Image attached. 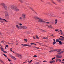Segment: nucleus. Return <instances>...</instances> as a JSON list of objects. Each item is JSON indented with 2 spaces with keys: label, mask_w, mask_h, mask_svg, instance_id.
Segmentation results:
<instances>
[{
  "label": "nucleus",
  "mask_w": 64,
  "mask_h": 64,
  "mask_svg": "<svg viewBox=\"0 0 64 64\" xmlns=\"http://www.w3.org/2000/svg\"><path fill=\"white\" fill-rule=\"evenodd\" d=\"M34 19H37L38 22L39 23H41V22H43L44 23H46V22L44 21L43 19L41 18H38L37 16H35L34 17Z\"/></svg>",
  "instance_id": "1"
},
{
  "label": "nucleus",
  "mask_w": 64,
  "mask_h": 64,
  "mask_svg": "<svg viewBox=\"0 0 64 64\" xmlns=\"http://www.w3.org/2000/svg\"><path fill=\"white\" fill-rule=\"evenodd\" d=\"M1 4L2 5L3 7L5 9V10H7V7L5 4L4 3H2Z\"/></svg>",
  "instance_id": "2"
},
{
  "label": "nucleus",
  "mask_w": 64,
  "mask_h": 64,
  "mask_svg": "<svg viewBox=\"0 0 64 64\" xmlns=\"http://www.w3.org/2000/svg\"><path fill=\"white\" fill-rule=\"evenodd\" d=\"M26 14L24 13L22 14V19L23 20H25L26 18Z\"/></svg>",
  "instance_id": "3"
},
{
  "label": "nucleus",
  "mask_w": 64,
  "mask_h": 64,
  "mask_svg": "<svg viewBox=\"0 0 64 64\" xmlns=\"http://www.w3.org/2000/svg\"><path fill=\"white\" fill-rule=\"evenodd\" d=\"M27 27L26 26H20V29H27Z\"/></svg>",
  "instance_id": "4"
},
{
  "label": "nucleus",
  "mask_w": 64,
  "mask_h": 64,
  "mask_svg": "<svg viewBox=\"0 0 64 64\" xmlns=\"http://www.w3.org/2000/svg\"><path fill=\"white\" fill-rule=\"evenodd\" d=\"M12 8V9H13L15 11H19V10L17 8L13 7Z\"/></svg>",
  "instance_id": "5"
},
{
  "label": "nucleus",
  "mask_w": 64,
  "mask_h": 64,
  "mask_svg": "<svg viewBox=\"0 0 64 64\" xmlns=\"http://www.w3.org/2000/svg\"><path fill=\"white\" fill-rule=\"evenodd\" d=\"M21 45H22V46H28V47H31V46L29 44H21Z\"/></svg>",
  "instance_id": "6"
},
{
  "label": "nucleus",
  "mask_w": 64,
  "mask_h": 64,
  "mask_svg": "<svg viewBox=\"0 0 64 64\" xmlns=\"http://www.w3.org/2000/svg\"><path fill=\"white\" fill-rule=\"evenodd\" d=\"M5 16L6 17L9 16V14H8V12H5Z\"/></svg>",
  "instance_id": "7"
},
{
  "label": "nucleus",
  "mask_w": 64,
  "mask_h": 64,
  "mask_svg": "<svg viewBox=\"0 0 64 64\" xmlns=\"http://www.w3.org/2000/svg\"><path fill=\"white\" fill-rule=\"evenodd\" d=\"M16 28H17L18 29H20V26H19L18 25H16Z\"/></svg>",
  "instance_id": "8"
},
{
  "label": "nucleus",
  "mask_w": 64,
  "mask_h": 64,
  "mask_svg": "<svg viewBox=\"0 0 64 64\" xmlns=\"http://www.w3.org/2000/svg\"><path fill=\"white\" fill-rule=\"evenodd\" d=\"M56 50H57V49H56L55 50H51L50 51H49V52H50V53H51L52 52H53V51H56V53H58V52H57V51H55Z\"/></svg>",
  "instance_id": "9"
},
{
  "label": "nucleus",
  "mask_w": 64,
  "mask_h": 64,
  "mask_svg": "<svg viewBox=\"0 0 64 64\" xmlns=\"http://www.w3.org/2000/svg\"><path fill=\"white\" fill-rule=\"evenodd\" d=\"M51 1L52 2V3H53V4H54L56 5V3H55V2H54L53 0H51Z\"/></svg>",
  "instance_id": "10"
},
{
  "label": "nucleus",
  "mask_w": 64,
  "mask_h": 64,
  "mask_svg": "<svg viewBox=\"0 0 64 64\" xmlns=\"http://www.w3.org/2000/svg\"><path fill=\"white\" fill-rule=\"evenodd\" d=\"M8 10H10V8H12V7H11V6L10 5H9L8 6Z\"/></svg>",
  "instance_id": "11"
},
{
  "label": "nucleus",
  "mask_w": 64,
  "mask_h": 64,
  "mask_svg": "<svg viewBox=\"0 0 64 64\" xmlns=\"http://www.w3.org/2000/svg\"><path fill=\"white\" fill-rule=\"evenodd\" d=\"M62 56H56V58H62Z\"/></svg>",
  "instance_id": "12"
},
{
  "label": "nucleus",
  "mask_w": 64,
  "mask_h": 64,
  "mask_svg": "<svg viewBox=\"0 0 64 64\" xmlns=\"http://www.w3.org/2000/svg\"><path fill=\"white\" fill-rule=\"evenodd\" d=\"M56 1H58V2H60V3L61 2V1H64V0H56Z\"/></svg>",
  "instance_id": "13"
},
{
  "label": "nucleus",
  "mask_w": 64,
  "mask_h": 64,
  "mask_svg": "<svg viewBox=\"0 0 64 64\" xmlns=\"http://www.w3.org/2000/svg\"><path fill=\"white\" fill-rule=\"evenodd\" d=\"M59 39L61 41H64V38H59Z\"/></svg>",
  "instance_id": "14"
},
{
  "label": "nucleus",
  "mask_w": 64,
  "mask_h": 64,
  "mask_svg": "<svg viewBox=\"0 0 64 64\" xmlns=\"http://www.w3.org/2000/svg\"><path fill=\"white\" fill-rule=\"evenodd\" d=\"M55 62V61L54 60H52L50 62V63H54Z\"/></svg>",
  "instance_id": "15"
},
{
  "label": "nucleus",
  "mask_w": 64,
  "mask_h": 64,
  "mask_svg": "<svg viewBox=\"0 0 64 64\" xmlns=\"http://www.w3.org/2000/svg\"><path fill=\"white\" fill-rule=\"evenodd\" d=\"M10 57L12 58V59H13V58H14V56H13L11 54H10Z\"/></svg>",
  "instance_id": "16"
},
{
  "label": "nucleus",
  "mask_w": 64,
  "mask_h": 64,
  "mask_svg": "<svg viewBox=\"0 0 64 64\" xmlns=\"http://www.w3.org/2000/svg\"><path fill=\"white\" fill-rule=\"evenodd\" d=\"M36 39H39V37H38V36L36 35Z\"/></svg>",
  "instance_id": "17"
},
{
  "label": "nucleus",
  "mask_w": 64,
  "mask_h": 64,
  "mask_svg": "<svg viewBox=\"0 0 64 64\" xmlns=\"http://www.w3.org/2000/svg\"><path fill=\"white\" fill-rule=\"evenodd\" d=\"M54 23L55 24H57V20L56 19L55 20V22Z\"/></svg>",
  "instance_id": "18"
},
{
  "label": "nucleus",
  "mask_w": 64,
  "mask_h": 64,
  "mask_svg": "<svg viewBox=\"0 0 64 64\" xmlns=\"http://www.w3.org/2000/svg\"><path fill=\"white\" fill-rule=\"evenodd\" d=\"M19 54L18 53H17L16 54V56H17L18 57L19 56Z\"/></svg>",
  "instance_id": "19"
},
{
  "label": "nucleus",
  "mask_w": 64,
  "mask_h": 64,
  "mask_svg": "<svg viewBox=\"0 0 64 64\" xmlns=\"http://www.w3.org/2000/svg\"><path fill=\"white\" fill-rule=\"evenodd\" d=\"M18 1H19L20 2H21V3H23V1L22 0H18Z\"/></svg>",
  "instance_id": "20"
},
{
  "label": "nucleus",
  "mask_w": 64,
  "mask_h": 64,
  "mask_svg": "<svg viewBox=\"0 0 64 64\" xmlns=\"http://www.w3.org/2000/svg\"><path fill=\"white\" fill-rule=\"evenodd\" d=\"M58 30H60V31H62V30H57V29H56L55 30V31H56V32H57V31H58Z\"/></svg>",
  "instance_id": "21"
},
{
  "label": "nucleus",
  "mask_w": 64,
  "mask_h": 64,
  "mask_svg": "<svg viewBox=\"0 0 64 64\" xmlns=\"http://www.w3.org/2000/svg\"><path fill=\"white\" fill-rule=\"evenodd\" d=\"M18 57H20V58H22V55H21L20 54H19V55L18 56Z\"/></svg>",
  "instance_id": "22"
},
{
  "label": "nucleus",
  "mask_w": 64,
  "mask_h": 64,
  "mask_svg": "<svg viewBox=\"0 0 64 64\" xmlns=\"http://www.w3.org/2000/svg\"><path fill=\"white\" fill-rule=\"evenodd\" d=\"M48 28H53V27L52 26H48Z\"/></svg>",
  "instance_id": "23"
},
{
  "label": "nucleus",
  "mask_w": 64,
  "mask_h": 64,
  "mask_svg": "<svg viewBox=\"0 0 64 64\" xmlns=\"http://www.w3.org/2000/svg\"><path fill=\"white\" fill-rule=\"evenodd\" d=\"M59 42V43H60V45L62 44V42H61V41H60Z\"/></svg>",
  "instance_id": "24"
},
{
  "label": "nucleus",
  "mask_w": 64,
  "mask_h": 64,
  "mask_svg": "<svg viewBox=\"0 0 64 64\" xmlns=\"http://www.w3.org/2000/svg\"><path fill=\"white\" fill-rule=\"evenodd\" d=\"M63 32H62V30L61 31H60V34H60V35H62V34H63Z\"/></svg>",
  "instance_id": "25"
},
{
  "label": "nucleus",
  "mask_w": 64,
  "mask_h": 64,
  "mask_svg": "<svg viewBox=\"0 0 64 64\" xmlns=\"http://www.w3.org/2000/svg\"><path fill=\"white\" fill-rule=\"evenodd\" d=\"M30 9H31V10H32L33 11H34V10H33V8H32L31 7H30Z\"/></svg>",
  "instance_id": "26"
},
{
  "label": "nucleus",
  "mask_w": 64,
  "mask_h": 64,
  "mask_svg": "<svg viewBox=\"0 0 64 64\" xmlns=\"http://www.w3.org/2000/svg\"><path fill=\"white\" fill-rule=\"evenodd\" d=\"M0 49L3 52H4V50H4V49L3 48H0Z\"/></svg>",
  "instance_id": "27"
},
{
  "label": "nucleus",
  "mask_w": 64,
  "mask_h": 64,
  "mask_svg": "<svg viewBox=\"0 0 64 64\" xmlns=\"http://www.w3.org/2000/svg\"><path fill=\"white\" fill-rule=\"evenodd\" d=\"M25 62L26 63L27 62H29V60H26Z\"/></svg>",
  "instance_id": "28"
},
{
  "label": "nucleus",
  "mask_w": 64,
  "mask_h": 64,
  "mask_svg": "<svg viewBox=\"0 0 64 64\" xmlns=\"http://www.w3.org/2000/svg\"><path fill=\"white\" fill-rule=\"evenodd\" d=\"M56 42H59V40L58 39H57L56 40Z\"/></svg>",
  "instance_id": "29"
},
{
  "label": "nucleus",
  "mask_w": 64,
  "mask_h": 64,
  "mask_svg": "<svg viewBox=\"0 0 64 64\" xmlns=\"http://www.w3.org/2000/svg\"><path fill=\"white\" fill-rule=\"evenodd\" d=\"M12 59H14V60H16V58H15L14 57Z\"/></svg>",
  "instance_id": "30"
},
{
  "label": "nucleus",
  "mask_w": 64,
  "mask_h": 64,
  "mask_svg": "<svg viewBox=\"0 0 64 64\" xmlns=\"http://www.w3.org/2000/svg\"><path fill=\"white\" fill-rule=\"evenodd\" d=\"M34 48H36V49H39V48H37L36 47L34 46Z\"/></svg>",
  "instance_id": "31"
},
{
  "label": "nucleus",
  "mask_w": 64,
  "mask_h": 64,
  "mask_svg": "<svg viewBox=\"0 0 64 64\" xmlns=\"http://www.w3.org/2000/svg\"><path fill=\"white\" fill-rule=\"evenodd\" d=\"M56 42H53V45H54V44H55L56 43Z\"/></svg>",
  "instance_id": "32"
},
{
  "label": "nucleus",
  "mask_w": 64,
  "mask_h": 64,
  "mask_svg": "<svg viewBox=\"0 0 64 64\" xmlns=\"http://www.w3.org/2000/svg\"><path fill=\"white\" fill-rule=\"evenodd\" d=\"M24 40H25L26 42H27L28 41H27V39H24Z\"/></svg>",
  "instance_id": "33"
},
{
  "label": "nucleus",
  "mask_w": 64,
  "mask_h": 64,
  "mask_svg": "<svg viewBox=\"0 0 64 64\" xmlns=\"http://www.w3.org/2000/svg\"><path fill=\"white\" fill-rule=\"evenodd\" d=\"M4 42H6L4 41V40H2V42H0L1 43H2H2H4Z\"/></svg>",
  "instance_id": "34"
},
{
  "label": "nucleus",
  "mask_w": 64,
  "mask_h": 64,
  "mask_svg": "<svg viewBox=\"0 0 64 64\" xmlns=\"http://www.w3.org/2000/svg\"><path fill=\"white\" fill-rule=\"evenodd\" d=\"M37 57V56L36 55H34V56L33 57Z\"/></svg>",
  "instance_id": "35"
},
{
  "label": "nucleus",
  "mask_w": 64,
  "mask_h": 64,
  "mask_svg": "<svg viewBox=\"0 0 64 64\" xmlns=\"http://www.w3.org/2000/svg\"><path fill=\"white\" fill-rule=\"evenodd\" d=\"M32 61V60H31L29 62H28V64H30V63H31Z\"/></svg>",
  "instance_id": "36"
},
{
  "label": "nucleus",
  "mask_w": 64,
  "mask_h": 64,
  "mask_svg": "<svg viewBox=\"0 0 64 64\" xmlns=\"http://www.w3.org/2000/svg\"><path fill=\"white\" fill-rule=\"evenodd\" d=\"M37 43H38V44H40V45H41V44H43L42 43H39V42H37Z\"/></svg>",
  "instance_id": "37"
},
{
  "label": "nucleus",
  "mask_w": 64,
  "mask_h": 64,
  "mask_svg": "<svg viewBox=\"0 0 64 64\" xmlns=\"http://www.w3.org/2000/svg\"><path fill=\"white\" fill-rule=\"evenodd\" d=\"M3 20H4V21H5L6 22H7V20H5V19H3Z\"/></svg>",
  "instance_id": "38"
},
{
  "label": "nucleus",
  "mask_w": 64,
  "mask_h": 64,
  "mask_svg": "<svg viewBox=\"0 0 64 64\" xmlns=\"http://www.w3.org/2000/svg\"><path fill=\"white\" fill-rule=\"evenodd\" d=\"M52 48V47H50V49H52V50H54L55 49H54L53 48Z\"/></svg>",
  "instance_id": "39"
},
{
  "label": "nucleus",
  "mask_w": 64,
  "mask_h": 64,
  "mask_svg": "<svg viewBox=\"0 0 64 64\" xmlns=\"http://www.w3.org/2000/svg\"><path fill=\"white\" fill-rule=\"evenodd\" d=\"M3 55H4V56H5V57H7V56H6V55H5V54H3Z\"/></svg>",
  "instance_id": "40"
},
{
  "label": "nucleus",
  "mask_w": 64,
  "mask_h": 64,
  "mask_svg": "<svg viewBox=\"0 0 64 64\" xmlns=\"http://www.w3.org/2000/svg\"><path fill=\"white\" fill-rule=\"evenodd\" d=\"M33 39H36V38L35 37V36H33Z\"/></svg>",
  "instance_id": "41"
},
{
  "label": "nucleus",
  "mask_w": 64,
  "mask_h": 64,
  "mask_svg": "<svg viewBox=\"0 0 64 64\" xmlns=\"http://www.w3.org/2000/svg\"><path fill=\"white\" fill-rule=\"evenodd\" d=\"M55 59V57H54V58H52V60H53V59Z\"/></svg>",
  "instance_id": "42"
},
{
  "label": "nucleus",
  "mask_w": 64,
  "mask_h": 64,
  "mask_svg": "<svg viewBox=\"0 0 64 64\" xmlns=\"http://www.w3.org/2000/svg\"><path fill=\"white\" fill-rule=\"evenodd\" d=\"M46 23L47 24H49V23H50V22H46Z\"/></svg>",
  "instance_id": "43"
},
{
  "label": "nucleus",
  "mask_w": 64,
  "mask_h": 64,
  "mask_svg": "<svg viewBox=\"0 0 64 64\" xmlns=\"http://www.w3.org/2000/svg\"><path fill=\"white\" fill-rule=\"evenodd\" d=\"M34 43H31L30 45H34Z\"/></svg>",
  "instance_id": "44"
},
{
  "label": "nucleus",
  "mask_w": 64,
  "mask_h": 64,
  "mask_svg": "<svg viewBox=\"0 0 64 64\" xmlns=\"http://www.w3.org/2000/svg\"><path fill=\"white\" fill-rule=\"evenodd\" d=\"M58 61H59V62H61V60L60 59L58 60Z\"/></svg>",
  "instance_id": "45"
},
{
  "label": "nucleus",
  "mask_w": 64,
  "mask_h": 64,
  "mask_svg": "<svg viewBox=\"0 0 64 64\" xmlns=\"http://www.w3.org/2000/svg\"><path fill=\"white\" fill-rule=\"evenodd\" d=\"M19 24L20 26H22V24L20 23Z\"/></svg>",
  "instance_id": "46"
},
{
  "label": "nucleus",
  "mask_w": 64,
  "mask_h": 64,
  "mask_svg": "<svg viewBox=\"0 0 64 64\" xmlns=\"http://www.w3.org/2000/svg\"><path fill=\"white\" fill-rule=\"evenodd\" d=\"M0 61L1 62H3L2 61V60H1V59H0Z\"/></svg>",
  "instance_id": "47"
},
{
  "label": "nucleus",
  "mask_w": 64,
  "mask_h": 64,
  "mask_svg": "<svg viewBox=\"0 0 64 64\" xmlns=\"http://www.w3.org/2000/svg\"><path fill=\"white\" fill-rule=\"evenodd\" d=\"M44 39H48V38H46L45 37H44Z\"/></svg>",
  "instance_id": "48"
},
{
  "label": "nucleus",
  "mask_w": 64,
  "mask_h": 64,
  "mask_svg": "<svg viewBox=\"0 0 64 64\" xmlns=\"http://www.w3.org/2000/svg\"><path fill=\"white\" fill-rule=\"evenodd\" d=\"M60 37H61V38H63V39H64V37H63L62 36H60Z\"/></svg>",
  "instance_id": "49"
},
{
  "label": "nucleus",
  "mask_w": 64,
  "mask_h": 64,
  "mask_svg": "<svg viewBox=\"0 0 64 64\" xmlns=\"http://www.w3.org/2000/svg\"><path fill=\"white\" fill-rule=\"evenodd\" d=\"M20 20H22V17H20V18H19Z\"/></svg>",
  "instance_id": "50"
},
{
  "label": "nucleus",
  "mask_w": 64,
  "mask_h": 64,
  "mask_svg": "<svg viewBox=\"0 0 64 64\" xmlns=\"http://www.w3.org/2000/svg\"><path fill=\"white\" fill-rule=\"evenodd\" d=\"M3 52H4V53H7V52L6 51H4Z\"/></svg>",
  "instance_id": "51"
},
{
  "label": "nucleus",
  "mask_w": 64,
  "mask_h": 64,
  "mask_svg": "<svg viewBox=\"0 0 64 64\" xmlns=\"http://www.w3.org/2000/svg\"><path fill=\"white\" fill-rule=\"evenodd\" d=\"M43 62H47V61L46 60H44L43 61Z\"/></svg>",
  "instance_id": "52"
},
{
  "label": "nucleus",
  "mask_w": 64,
  "mask_h": 64,
  "mask_svg": "<svg viewBox=\"0 0 64 64\" xmlns=\"http://www.w3.org/2000/svg\"><path fill=\"white\" fill-rule=\"evenodd\" d=\"M6 47H7V48H8V45H6Z\"/></svg>",
  "instance_id": "53"
},
{
  "label": "nucleus",
  "mask_w": 64,
  "mask_h": 64,
  "mask_svg": "<svg viewBox=\"0 0 64 64\" xmlns=\"http://www.w3.org/2000/svg\"><path fill=\"white\" fill-rule=\"evenodd\" d=\"M10 51H12V52L13 51H12V48H11L10 49Z\"/></svg>",
  "instance_id": "54"
},
{
  "label": "nucleus",
  "mask_w": 64,
  "mask_h": 64,
  "mask_svg": "<svg viewBox=\"0 0 64 64\" xmlns=\"http://www.w3.org/2000/svg\"><path fill=\"white\" fill-rule=\"evenodd\" d=\"M0 20H3V19H2V18H1L0 17Z\"/></svg>",
  "instance_id": "55"
},
{
  "label": "nucleus",
  "mask_w": 64,
  "mask_h": 64,
  "mask_svg": "<svg viewBox=\"0 0 64 64\" xmlns=\"http://www.w3.org/2000/svg\"><path fill=\"white\" fill-rule=\"evenodd\" d=\"M8 44H10L8 42Z\"/></svg>",
  "instance_id": "56"
},
{
  "label": "nucleus",
  "mask_w": 64,
  "mask_h": 64,
  "mask_svg": "<svg viewBox=\"0 0 64 64\" xmlns=\"http://www.w3.org/2000/svg\"><path fill=\"white\" fill-rule=\"evenodd\" d=\"M58 61V60H56V62H57Z\"/></svg>",
  "instance_id": "57"
},
{
  "label": "nucleus",
  "mask_w": 64,
  "mask_h": 64,
  "mask_svg": "<svg viewBox=\"0 0 64 64\" xmlns=\"http://www.w3.org/2000/svg\"><path fill=\"white\" fill-rule=\"evenodd\" d=\"M8 61H9L10 62V61H11V60H10L9 59H8Z\"/></svg>",
  "instance_id": "58"
},
{
  "label": "nucleus",
  "mask_w": 64,
  "mask_h": 64,
  "mask_svg": "<svg viewBox=\"0 0 64 64\" xmlns=\"http://www.w3.org/2000/svg\"><path fill=\"white\" fill-rule=\"evenodd\" d=\"M54 42H56L55 41V39H54Z\"/></svg>",
  "instance_id": "59"
},
{
  "label": "nucleus",
  "mask_w": 64,
  "mask_h": 64,
  "mask_svg": "<svg viewBox=\"0 0 64 64\" xmlns=\"http://www.w3.org/2000/svg\"><path fill=\"white\" fill-rule=\"evenodd\" d=\"M0 22H1L2 23H3V21H1Z\"/></svg>",
  "instance_id": "60"
},
{
  "label": "nucleus",
  "mask_w": 64,
  "mask_h": 64,
  "mask_svg": "<svg viewBox=\"0 0 64 64\" xmlns=\"http://www.w3.org/2000/svg\"><path fill=\"white\" fill-rule=\"evenodd\" d=\"M62 61H64V59L62 60Z\"/></svg>",
  "instance_id": "61"
},
{
  "label": "nucleus",
  "mask_w": 64,
  "mask_h": 64,
  "mask_svg": "<svg viewBox=\"0 0 64 64\" xmlns=\"http://www.w3.org/2000/svg\"><path fill=\"white\" fill-rule=\"evenodd\" d=\"M42 39H44V37H42Z\"/></svg>",
  "instance_id": "62"
},
{
  "label": "nucleus",
  "mask_w": 64,
  "mask_h": 64,
  "mask_svg": "<svg viewBox=\"0 0 64 64\" xmlns=\"http://www.w3.org/2000/svg\"><path fill=\"white\" fill-rule=\"evenodd\" d=\"M12 52L13 53H15V52L13 51H12Z\"/></svg>",
  "instance_id": "63"
},
{
  "label": "nucleus",
  "mask_w": 64,
  "mask_h": 64,
  "mask_svg": "<svg viewBox=\"0 0 64 64\" xmlns=\"http://www.w3.org/2000/svg\"><path fill=\"white\" fill-rule=\"evenodd\" d=\"M10 64H13V63H10Z\"/></svg>",
  "instance_id": "64"
}]
</instances>
